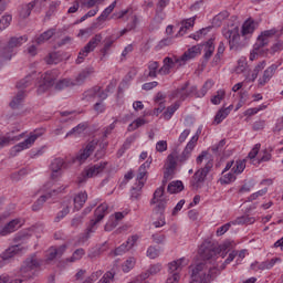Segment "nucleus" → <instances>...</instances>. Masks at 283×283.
<instances>
[{
	"label": "nucleus",
	"instance_id": "obj_42",
	"mask_svg": "<svg viewBox=\"0 0 283 283\" xmlns=\"http://www.w3.org/2000/svg\"><path fill=\"white\" fill-rule=\"evenodd\" d=\"M179 107L180 104L178 102L169 106L164 113V118H166V120H170V118L174 116V114H176Z\"/></svg>",
	"mask_w": 283,
	"mask_h": 283
},
{
	"label": "nucleus",
	"instance_id": "obj_45",
	"mask_svg": "<svg viewBox=\"0 0 283 283\" xmlns=\"http://www.w3.org/2000/svg\"><path fill=\"white\" fill-rule=\"evenodd\" d=\"M72 81L71 80H67V78H63V80H60L59 82H56L55 84V90L57 92H61L63 90H65L66 87H70L72 86Z\"/></svg>",
	"mask_w": 283,
	"mask_h": 283
},
{
	"label": "nucleus",
	"instance_id": "obj_6",
	"mask_svg": "<svg viewBox=\"0 0 283 283\" xmlns=\"http://www.w3.org/2000/svg\"><path fill=\"white\" fill-rule=\"evenodd\" d=\"M222 34L227 39L230 50L233 52H240L244 48V44L240 41V28L238 25L232 24L231 27L224 28Z\"/></svg>",
	"mask_w": 283,
	"mask_h": 283
},
{
	"label": "nucleus",
	"instance_id": "obj_64",
	"mask_svg": "<svg viewBox=\"0 0 283 283\" xmlns=\"http://www.w3.org/2000/svg\"><path fill=\"white\" fill-rule=\"evenodd\" d=\"M282 50H283V42L282 41H277L276 43H274L271 46L270 53L271 54H275L277 52H282Z\"/></svg>",
	"mask_w": 283,
	"mask_h": 283
},
{
	"label": "nucleus",
	"instance_id": "obj_11",
	"mask_svg": "<svg viewBox=\"0 0 283 283\" xmlns=\"http://www.w3.org/2000/svg\"><path fill=\"white\" fill-rule=\"evenodd\" d=\"M105 167H107V161H101L98 164L90 166L88 168H85L84 171L82 172V176L78 177L80 185L85 182L87 178H94V176H98V174H103V171H105Z\"/></svg>",
	"mask_w": 283,
	"mask_h": 283
},
{
	"label": "nucleus",
	"instance_id": "obj_56",
	"mask_svg": "<svg viewBox=\"0 0 283 283\" xmlns=\"http://www.w3.org/2000/svg\"><path fill=\"white\" fill-rule=\"evenodd\" d=\"M234 180L235 175H233V172H228L220 179V182L221 185H231V182H233Z\"/></svg>",
	"mask_w": 283,
	"mask_h": 283
},
{
	"label": "nucleus",
	"instance_id": "obj_53",
	"mask_svg": "<svg viewBox=\"0 0 283 283\" xmlns=\"http://www.w3.org/2000/svg\"><path fill=\"white\" fill-rule=\"evenodd\" d=\"M187 87H189V82H186L182 87L175 90L170 94V98H178V97L180 98V96H182L184 92L187 91Z\"/></svg>",
	"mask_w": 283,
	"mask_h": 283
},
{
	"label": "nucleus",
	"instance_id": "obj_32",
	"mask_svg": "<svg viewBox=\"0 0 283 283\" xmlns=\"http://www.w3.org/2000/svg\"><path fill=\"white\" fill-rule=\"evenodd\" d=\"M23 98H25V92L19 91L18 94L14 96V98L10 103L11 109H19V105L23 103Z\"/></svg>",
	"mask_w": 283,
	"mask_h": 283
},
{
	"label": "nucleus",
	"instance_id": "obj_61",
	"mask_svg": "<svg viewBox=\"0 0 283 283\" xmlns=\"http://www.w3.org/2000/svg\"><path fill=\"white\" fill-rule=\"evenodd\" d=\"M226 49L227 48L224 46V42H220L219 46L217 49V54L214 55L216 63H218V61H220L221 56L224 54Z\"/></svg>",
	"mask_w": 283,
	"mask_h": 283
},
{
	"label": "nucleus",
	"instance_id": "obj_13",
	"mask_svg": "<svg viewBox=\"0 0 283 283\" xmlns=\"http://www.w3.org/2000/svg\"><path fill=\"white\" fill-rule=\"evenodd\" d=\"M42 83L39 85L36 92L39 95L45 94L50 87H54L56 83V71H48L42 75Z\"/></svg>",
	"mask_w": 283,
	"mask_h": 283
},
{
	"label": "nucleus",
	"instance_id": "obj_21",
	"mask_svg": "<svg viewBox=\"0 0 283 283\" xmlns=\"http://www.w3.org/2000/svg\"><path fill=\"white\" fill-rule=\"evenodd\" d=\"M258 25H259L258 21H255L251 18L245 20L242 24V30H241L242 36L253 34V32H255V29L258 28Z\"/></svg>",
	"mask_w": 283,
	"mask_h": 283
},
{
	"label": "nucleus",
	"instance_id": "obj_35",
	"mask_svg": "<svg viewBox=\"0 0 283 283\" xmlns=\"http://www.w3.org/2000/svg\"><path fill=\"white\" fill-rule=\"evenodd\" d=\"M233 243L231 241H224L221 245H217L218 254L221 253V258H226L227 253L231 251Z\"/></svg>",
	"mask_w": 283,
	"mask_h": 283
},
{
	"label": "nucleus",
	"instance_id": "obj_4",
	"mask_svg": "<svg viewBox=\"0 0 283 283\" xmlns=\"http://www.w3.org/2000/svg\"><path fill=\"white\" fill-rule=\"evenodd\" d=\"M107 209H109V206H107V203H102L96 208V210L94 211L95 219H91L86 231L82 237V240L84 242H87V240L92 238V233H96V229H98V223L103 220V218H105V212L107 211Z\"/></svg>",
	"mask_w": 283,
	"mask_h": 283
},
{
	"label": "nucleus",
	"instance_id": "obj_52",
	"mask_svg": "<svg viewBox=\"0 0 283 283\" xmlns=\"http://www.w3.org/2000/svg\"><path fill=\"white\" fill-rule=\"evenodd\" d=\"M84 255L85 250L83 248H80L73 252L72 256L69 259V262H76L81 260Z\"/></svg>",
	"mask_w": 283,
	"mask_h": 283
},
{
	"label": "nucleus",
	"instance_id": "obj_20",
	"mask_svg": "<svg viewBox=\"0 0 283 283\" xmlns=\"http://www.w3.org/2000/svg\"><path fill=\"white\" fill-rule=\"evenodd\" d=\"M94 144H87V146L83 150L78 151L73 161L76 163L77 160V163L83 164L87 158H90L91 154H94Z\"/></svg>",
	"mask_w": 283,
	"mask_h": 283
},
{
	"label": "nucleus",
	"instance_id": "obj_41",
	"mask_svg": "<svg viewBox=\"0 0 283 283\" xmlns=\"http://www.w3.org/2000/svg\"><path fill=\"white\" fill-rule=\"evenodd\" d=\"M160 66V64L158 62H149L148 64V77L149 78H156V76H158V67Z\"/></svg>",
	"mask_w": 283,
	"mask_h": 283
},
{
	"label": "nucleus",
	"instance_id": "obj_19",
	"mask_svg": "<svg viewBox=\"0 0 283 283\" xmlns=\"http://www.w3.org/2000/svg\"><path fill=\"white\" fill-rule=\"evenodd\" d=\"M62 210H60L54 218V222H60L65 218L67 214H70V209H72V199H65L61 203Z\"/></svg>",
	"mask_w": 283,
	"mask_h": 283
},
{
	"label": "nucleus",
	"instance_id": "obj_63",
	"mask_svg": "<svg viewBox=\"0 0 283 283\" xmlns=\"http://www.w3.org/2000/svg\"><path fill=\"white\" fill-rule=\"evenodd\" d=\"M160 271H163V264L157 263V264H153L150 265V268L148 269V273L150 275H157V273H160Z\"/></svg>",
	"mask_w": 283,
	"mask_h": 283
},
{
	"label": "nucleus",
	"instance_id": "obj_25",
	"mask_svg": "<svg viewBox=\"0 0 283 283\" xmlns=\"http://www.w3.org/2000/svg\"><path fill=\"white\" fill-rule=\"evenodd\" d=\"M74 208L76 209V211H81V209H83V205H85V202H87V192H78L74 199Z\"/></svg>",
	"mask_w": 283,
	"mask_h": 283
},
{
	"label": "nucleus",
	"instance_id": "obj_62",
	"mask_svg": "<svg viewBox=\"0 0 283 283\" xmlns=\"http://www.w3.org/2000/svg\"><path fill=\"white\" fill-rule=\"evenodd\" d=\"M160 255V251L154 247H149L147 250V258H150V260H156Z\"/></svg>",
	"mask_w": 283,
	"mask_h": 283
},
{
	"label": "nucleus",
	"instance_id": "obj_28",
	"mask_svg": "<svg viewBox=\"0 0 283 283\" xmlns=\"http://www.w3.org/2000/svg\"><path fill=\"white\" fill-rule=\"evenodd\" d=\"M56 34V29H49L48 31H44L40 36L36 38L35 42L38 45H42V43H45L46 41H50V39Z\"/></svg>",
	"mask_w": 283,
	"mask_h": 283
},
{
	"label": "nucleus",
	"instance_id": "obj_23",
	"mask_svg": "<svg viewBox=\"0 0 283 283\" xmlns=\"http://www.w3.org/2000/svg\"><path fill=\"white\" fill-rule=\"evenodd\" d=\"M276 71H277L276 64H272L270 67H268L264 71L263 76L259 80V85H266V83H269L271 78H273V75L275 74Z\"/></svg>",
	"mask_w": 283,
	"mask_h": 283
},
{
	"label": "nucleus",
	"instance_id": "obj_3",
	"mask_svg": "<svg viewBox=\"0 0 283 283\" xmlns=\"http://www.w3.org/2000/svg\"><path fill=\"white\" fill-rule=\"evenodd\" d=\"M23 43H28V35H13L9 38L7 44L0 40V59L2 61H12V56H14V51L18 48H21Z\"/></svg>",
	"mask_w": 283,
	"mask_h": 283
},
{
	"label": "nucleus",
	"instance_id": "obj_38",
	"mask_svg": "<svg viewBox=\"0 0 283 283\" xmlns=\"http://www.w3.org/2000/svg\"><path fill=\"white\" fill-rule=\"evenodd\" d=\"M255 222L254 217H250L248 214H243L241 217H238L234 221V224H253Z\"/></svg>",
	"mask_w": 283,
	"mask_h": 283
},
{
	"label": "nucleus",
	"instance_id": "obj_29",
	"mask_svg": "<svg viewBox=\"0 0 283 283\" xmlns=\"http://www.w3.org/2000/svg\"><path fill=\"white\" fill-rule=\"evenodd\" d=\"M184 190H185V185L180 180L172 181L167 187L168 193H180V191H184Z\"/></svg>",
	"mask_w": 283,
	"mask_h": 283
},
{
	"label": "nucleus",
	"instance_id": "obj_24",
	"mask_svg": "<svg viewBox=\"0 0 283 283\" xmlns=\"http://www.w3.org/2000/svg\"><path fill=\"white\" fill-rule=\"evenodd\" d=\"M39 3V0H33L27 4H23L20 10V17L21 19H28L30 14H32V10H34V7Z\"/></svg>",
	"mask_w": 283,
	"mask_h": 283
},
{
	"label": "nucleus",
	"instance_id": "obj_51",
	"mask_svg": "<svg viewBox=\"0 0 283 283\" xmlns=\"http://www.w3.org/2000/svg\"><path fill=\"white\" fill-rule=\"evenodd\" d=\"M189 96L198 97V86H191L186 93L180 95V101L189 98Z\"/></svg>",
	"mask_w": 283,
	"mask_h": 283
},
{
	"label": "nucleus",
	"instance_id": "obj_46",
	"mask_svg": "<svg viewBox=\"0 0 283 283\" xmlns=\"http://www.w3.org/2000/svg\"><path fill=\"white\" fill-rule=\"evenodd\" d=\"M10 23H12V15L10 14H4L0 19V31L6 30L7 28H10Z\"/></svg>",
	"mask_w": 283,
	"mask_h": 283
},
{
	"label": "nucleus",
	"instance_id": "obj_44",
	"mask_svg": "<svg viewBox=\"0 0 283 283\" xmlns=\"http://www.w3.org/2000/svg\"><path fill=\"white\" fill-rule=\"evenodd\" d=\"M114 45V38L107 36L104 39V48L101 50L102 56H107L108 50Z\"/></svg>",
	"mask_w": 283,
	"mask_h": 283
},
{
	"label": "nucleus",
	"instance_id": "obj_47",
	"mask_svg": "<svg viewBox=\"0 0 283 283\" xmlns=\"http://www.w3.org/2000/svg\"><path fill=\"white\" fill-rule=\"evenodd\" d=\"M247 169V160H237L235 165L232 168L233 174H242Z\"/></svg>",
	"mask_w": 283,
	"mask_h": 283
},
{
	"label": "nucleus",
	"instance_id": "obj_27",
	"mask_svg": "<svg viewBox=\"0 0 283 283\" xmlns=\"http://www.w3.org/2000/svg\"><path fill=\"white\" fill-rule=\"evenodd\" d=\"M99 92H101V86H93L92 88L83 93L82 101H86V102L94 101V98H96Z\"/></svg>",
	"mask_w": 283,
	"mask_h": 283
},
{
	"label": "nucleus",
	"instance_id": "obj_48",
	"mask_svg": "<svg viewBox=\"0 0 283 283\" xmlns=\"http://www.w3.org/2000/svg\"><path fill=\"white\" fill-rule=\"evenodd\" d=\"M87 129V124H78L77 126H75L74 128H72L65 136V138H67V136H72V134H83L84 130Z\"/></svg>",
	"mask_w": 283,
	"mask_h": 283
},
{
	"label": "nucleus",
	"instance_id": "obj_55",
	"mask_svg": "<svg viewBox=\"0 0 283 283\" xmlns=\"http://www.w3.org/2000/svg\"><path fill=\"white\" fill-rule=\"evenodd\" d=\"M224 91L220 90L217 92V95H214L212 98H211V103L212 105H220V103H222V98H224Z\"/></svg>",
	"mask_w": 283,
	"mask_h": 283
},
{
	"label": "nucleus",
	"instance_id": "obj_39",
	"mask_svg": "<svg viewBox=\"0 0 283 283\" xmlns=\"http://www.w3.org/2000/svg\"><path fill=\"white\" fill-rule=\"evenodd\" d=\"M48 198H50L48 195H42L32 206V211H41L43 209V205L48 201Z\"/></svg>",
	"mask_w": 283,
	"mask_h": 283
},
{
	"label": "nucleus",
	"instance_id": "obj_7",
	"mask_svg": "<svg viewBox=\"0 0 283 283\" xmlns=\"http://www.w3.org/2000/svg\"><path fill=\"white\" fill-rule=\"evenodd\" d=\"M211 169H213V160H209L203 168H200L195 172L192 179L190 180V186L192 187V189H196V191H198V189H201Z\"/></svg>",
	"mask_w": 283,
	"mask_h": 283
},
{
	"label": "nucleus",
	"instance_id": "obj_14",
	"mask_svg": "<svg viewBox=\"0 0 283 283\" xmlns=\"http://www.w3.org/2000/svg\"><path fill=\"white\" fill-rule=\"evenodd\" d=\"M199 255L203 262L216 258V255H218V245L213 244L211 241H205L199 248Z\"/></svg>",
	"mask_w": 283,
	"mask_h": 283
},
{
	"label": "nucleus",
	"instance_id": "obj_18",
	"mask_svg": "<svg viewBox=\"0 0 283 283\" xmlns=\"http://www.w3.org/2000/svg\"><path fill=\"white\" fill-rule=\"evenodd\" d=\"M63 167H66L65 160H63V158H55L52 163H51V178L52 180H56V178H59V176H61V169H63Z\"/></svg>",
	"mask_w": 283,
	"mask_h": 283
},
{
	"label": "nucleus",
	"instance_id": "obj_37",
	"mask_svg": "<svg viewBox=\"0 0 283 283\" xmlns=\"http://www.w3.org/2000/svg\"><path fill=\"white\" fill-rule=\"evenodd\" d=\"M226 19H229V11H222L219 14H217L212 19V24L217 28H220V25H222V21H224Z\"/></svg>",
	"mask_w": 283,
	"mask_h": 283
},
{
	"label": "nucleus",
	"instance_id": "obj_10",
	"mask_svg": "<svg viewBox=\"0 0 283 283\" xmlns=\"http://www.w3.org/2000/svg\"><path fill=\"white\" fill-rule=\"evenodd\" d=\"M102 41H103V35L101 33L93 36L88 41V43L83 49H81L78 56L76 59V64L81 65V63L85 61V56H87L90 52H94V50H96V48L98 46V43H101Z\"/></svg>",
	"mask_w": 283,
	"mask_h": 283
},
{
	"label": "nucleus",
	"instance_id": "obj_33",
	"mask_svg": "<svg viewBox=\"0 0 283 283\" xmlns=\"http://www.w3.org/2000/svg\"><path fill=\"white\" fill-rule=\"evenodd\" d=\"M35 73L27 75L24 78H22L20 82H18L17 87L20 90V92H23L25 87H30L32 85V76H34Z\"/></svg>",
	"mask_w": 283,
	"mask_h": 283
},
{
	"label": "nucleus",
	"instance_id": "obj_57",
	"mask_svg": "<svg viewBox=\"0 0 283 283\" xmlns=\"http://www.w3.org/2000/svg\"><path fill=\"white\" fill-rule=\"evenodd\" d=\"M210 30H211V27L203 28V29L197 31L196 33L191 34L190 39H193L195 41H198V40H200V36L202 34H203V36L207 35V32H209Z\"/></svg>",
	"mask_w": 283,
	"mask_h": 283
},
{
	"label": "nucleus",
	"instance_id": "obj_5",
	"mask_svg": "<svg viewBox=\"0 0 283 283\" xmlns=\"http://www.w3.org/2000/svg\"><path fill=\"white\" fill-rule=\"evenodd\" d=\"M169 180H171L170 178H166V176L164 175V179H163V186L157 188L153 195V198L150 200V205L155 207V212L156 213H165V209L167 208V197H165V186L167 185V182H169Z\"/></svg>",
	"mask_w": 283,
	"mask_h": 283
},
{
	"label": "nucleus",
	"instance_id": "obj_9",
	"mask_svg": "<svg viewBox=\"0 0 283 283\" xmlns=\"http://www.w3.org/2000/svg\"><path fill=\"white\" fill-rule=\"evenodd\" d=\"M43 134V129H38L32 133H30V136L22 143H19L18 145H14L10 150V156L14 157L17 154H21L23 149H30L33 145V143H36L38 138H41V135Z\"/></svg>",
	"mask_w": 283,
	"mask_h": 283
},
{
	"label": "nucleus",
	"instance_id": "obj_43",
	"mask_svg": "<svg viewBox=\"0 0 283 283\" xmlns=\"http://www.w3.org/2000/svg\"><path fill=\"white\" fill-rule=\"evenodd\" d=\"M227 116H229L228 109H224V108L219 109L214 116V123L217 125H220V123H222V120H224V118H227Z\"/></svg>",
	"mask_w": 283,
	"mask_h": 283
},
{
	"label": "nucleus",
	"instance_id": "obj_1",
	"mask_svg": "<svg viewBox=\"0 0 283 283\" xmlns=\"http://www.w3.org/2000/svg\"><path fill=\"white\" fill-rule=\"evenodd\" d=\"M190 283H211L220 275L218 266L209 265L207 261H200L189 266Z\"/></svg>",
	"mask_w": 283,
	"mask_h": 283
},
{
	"label": "nucleus",
	"instance_id": "obj_30",
	"mask_svg": "<svg viewBox=\"0 0 283 283\" xmlns=\"http://www.w3.org/2000/svg\"><path fill=\"white\" fill-rule=\"evenodd\" d=\"M185 262V258H181L177 261H172L168 264V270H169V273L170 275H174V273H178L179 274V271L180 269H182V264Z\"/></svg>",
	"mask_w": 283,
	"mask_h": 283
},
{
	"label": "nucleus",
	"instance_id": "obj_34",
	"mask_svg": "<svg viewBox=\"0 0 283 283\" xmlns=\"http://www.w3.org/2000/svg\"><path fill=\"white\" fill-rule=\"evenodd\" d=\"M276 262H282V259L280 258H274L270 261H264L261 264H259V271H269L271 269H273V266H275Z\"/></svg>",
	"mask_w": 283,
	"mask_h": 283
},
{
	"label": "nucleus",
	"instance_id": "obj_8",
	"mask_svg": "<svg viewBox=\"0 0 283 283\" xmlns=\"http://www.w3.org/2000/svg\"><path fill=\"white\" fill-rule=\"evenodd\" d=\"M41 268V260L36 258V254L29 256L22 264L20 273L24 280H31L34 276L35 269Z\"/></svg>",
	"mask_w": 283,
	"mask_h": 283
},
{
	"label": "nucleus",
	"instance_id": "obj_58",
	"mask_svg": "<svg viewBox=\"0 0 283 283\" xmlns=\"http://www.w3.org/2000/svg\"><path fill=\"white\" fill-rule=\"evenodd\" d=\"M129 249V245L127 243H124L114 250V255H125V253H127Z\"/></svg>",
	"mask_w": 283,
	"mask_h": 283
},
{
	"label": "nucleus",
	"instance_id": "obj_49",
	"mask_svg": "<svg viewBox=\"0 0 283 283\" xmlns=\"http://www.w3.org/2000/svg\"><path fill=\"white\" fill-rule=\"evenodd\" d=\"M191 151H193V148L186 146L181 155H179L178 157L179 163H186V160H189V157L191 156Z\"/></svg>",
	"mask_w": 283,
	"mask_h": 283
},
{
	"label": "nucleus",
	"instance_id": "obj_60",
	"mask_svg": "<svg viewBox=\"0 0 283 283\" xmlns=\"http://www.w3.org/2000/svg\"><path fill=\"white\" fill-rule=\"evenodd\" d=\"M116 275L115 272L108 271L106 272L103 277L99 280V283H109L114 282V276Z\"/></svg>",
	"mask_w": 283,
	"mask_h": 283
},
{
	"label": "nucleus",
	"instance_id": "obj_31",
	"mask_svg": "<svg viewBox=\"0 0 283 283\" xmlns=\"http://www.w3.org/2000/svg\"><path fill=\"white\" fill-rule=\"evenodd\" d=\"M151 167V159H147L138 169L137 180L140 182L147 176V170Z\"/></svg>",
	"mask_w": 283,
	"mask_h": 283
},
{
	"label": "nucleus",
	"instance_id": "obj_54",
	"mask_svg": "<svg viewBox=\"0 0 283 283\" xmlns=\"http://www.w3.org/2000/svg\"><path fill=\"white\" fill-rule=\"evenodd\" d=\"M135 264L136 260L134 258H130L126 260V262L122 265V271L124 273H129L130 269H133Z\"/></svg>",
	"mask_w": 283,
	"mask_h": 283
},
{
	"label": "nucleus",
	"instance_id": "obj_40",
	"mask_svg": "<svg viewBox=\"0 0 283 283\" xmlns=\"http://www.w3.org/2000/svg\"><path fill=\"white\" fill-rule=\"evenodd\" d=\"M143 125H147V119L137 118L128 125V132H136V129H138L139 127H143Z\"/></svg>",
	"mask_w": 283,
	"mask_h": 283
},
{
	"label": "nucleus",
	"instance_id": "obj_16",
	"mask_svg": "<svg viewBox=\"0 0 283 283\" xmlns=\"http://www.w3.org/2000/svg\"><path fill=\"white\" fill-rule=\"evenodd\" d=\"M92 74H94V67L84 69L82 72L78 73L75 80L72 81V87L76 85H83V83H85V81H87V78H90Z\"/></svg>",
	"mask_w": 283,
	"mask_h": 283
},
{
	"label": "nucleus",
	"instance_id": "obj_12",
	"mask_svg": "<svg viewBox=\"0 0 283 283\" xmlns=\"http://www.w3.org/2000/svg\"><path fill=\"white\" fill-rule=\"evenodd\" d=\"M164 65L159 69L158 74H161L163 76H167V74H171V70L174 67H182L185 65V62L181 57H165L163 61Z\"/></svg>",
	"mask_w": 283,
	"mask_h": 283
},
{
	"label": "nucleus",
	"instance_id": "obj_36",
	"mask_svg": "<svg viewBox=\"0 0 283 283\" xmlns=\"http://www.w3.org/2000/svg\"><path fill=\"white\" fill-rule=\"evenodd\" d=\"M196 23V18H189L187 20H185L182 22V27L179 29V36H182L185 34V32H187V30H189V28H193Z\"/></svg>",
	"mask_w": 283,
	"mask_h": 283
},
{
	"label": "nucleus",
	"instance_id": "obj_59",
	"mask_svg": "<svg viewBox=\"0 0 283 283\" xmlns=\"http://www.w3.org/2000/svg\"><path fill=\"white\" fill-rule=\"evenodd\" d=\"M227 145V140L221 139L217 145H213L211 147V151L213 154H220V151H222V149H224V146Z\"/></svg>",
	"mask_w": 283,
	"mask_h": 283
},
{
	"label": "nucleus",
	"instance_id": "obj_26",
	"mask_svg": "<svg viewBox=\"0 0 283 283\" xmlns=\"http://www.w3.org/2000/svg\"><path fill=\"white\" fill-rule=\"evenodd\" d=\"M266 45H269V39L264 38V35H259L253 48L255 52H261L263 54H266V51H264L263 49V48H266Z\"/></svg>",
	"mask_w": 283,
	"mask_h": 283
},
{
	"label": "nucleus",
	"instance_id": "obj_50",
	"mask_svg": "<svg viewBox=\"0 0 283 283\" xmlns=\"http://www.w3.org/2000/svg\"><path fill=\"white\" fill-rule=\"evenodd\" d=\"M114 8H116V1H114L109 7H107L102 14L97 18V21H103L108 18L111 12H114Z\"/></svg>",
	"mask_w": 283,
	"mask_h": 283
},
{
	"label": "nucleus",
	"instance_id": "obj_15",
	"mask_svg": "<svg viewBox=\"0 0 283 283\" xmlns=\"http://www.w3.org/2000/svg\"><path fill=\"white\" fill-rule=\"evenodd\" d=\"M177 166L178 163L176 161V156H174V154L168 155L164 176H166V178H170L171 180L174 178V175L176 174Z\"/></svg>",
	"mask_w": 283,
	"mask_h": 283
},
{
	"label": "nucleus",
	"instance_id": "obj_22",
	"mask_svg": "<svg viewBox=\"0 0 283 283\" xmlns=\"http://www.w3.org/2000/svg\"><path fill=\"white\" fill-rule=\"evenodd\" d=\"M22 251H23V248H21V244H15L8 248L4 252H2L0 258L3 261L11 260V258H14V255H19Z\"/></svg>",
	"mask_w": 283,
	"mask_h": 283
},
{
	"label": "nucleus",
	"instance_id": "obj_17",
	"mask_svg": "<svg viewBox=\"0 0 283 283\" xmlns=\"http://www.w3.org/2000/svg\"><path fill=\"white\" fill-rule=\"evenodd\" d=\"M20 227H21V220L13 219L0 230V235L2 237L10 235V233H14V231H18Z\"/></svg>",
	"mask_w": 283,
	"mask_h": 283
},
{
	"label": "nucleus",
	"instance_id": "obj_2",
	"mask_svg": "<svg viewBox=\"0 0 283 283\" xmlns=\"http://www.w3.org/2000/svg\"><path fill=\"white\" fill-rule=\"evenodd\" d=\"M214 39L211 38L203 44L193 45L190 49H188L181 56V61L184 62V65L187 64V61H191V59H196L199 54H202V50L205 52L203 59L207 63L211 56H213V52H216V45L213 44Z\"/></svg>",
	"mask_w": 283,
	"mask_h": 283
}]
</instances>
